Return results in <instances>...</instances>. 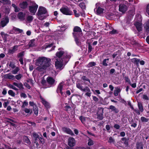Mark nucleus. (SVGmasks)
<instances>
[{
	"instance_id": "nucleus-12",
	"label": "nucleus",
	"mask_w": 149,
	"mask_h": 149,
	"mask_svg": "<svg viewBox=\"0 0 149 149\" xmlns=\"http://www.w3.org/2000/svg\"><path fill=\"white\" fill-rule=\"evenodd\" d=\"M82 33V31L81 28L78 26H75L74 27L73 32V33L74 37H78Z\"/></svg>"
},
{
	"instance_id": "nucleus-32",
	"label": "nucleus",
	"mask_w": 149,
	"mask_h": 149,
	"mask_svg": "<svg viewBox=\"0 0 149 149\" xmlns=\"http://www.w3.org/2000/svg\"><path fill=\"white\" fill-rule=\"evenodd\" d=\"M19 68L18 67H16L15 69L13 70L12 72L13 74H16L19 70Z\"/></svg>"
},
{
	"instance_id": "nucleus-28",
	"label": "nucleus",
	"mask_w": 149,
	"mask_h": 149,
	"mask_svg": "<svg viewBox=\"0 0 149 149\" xmlns=\"http://www.w3.org/2000/svg\"><path fill=\"white\" fill-rule=\"evenodd\" d=\"M144 26L145 30L147 32H149V21L146 22L144 24Z\"/></svg>"
},
{
	"instance_id": "nucleus-11",
	"label": "nucleus",
	"mask_w": 149,
	"mask_h": 149,
	"mask_svg": "<svg viewBox=\"0 0 149 149\" xmlns=\"http://www.w3.org/2000/svg\"><path fill=\"white\" fill-rule=\"evenodd\" d=\"M32 3V5L29 7V11L31 14L34 15L37 11L38 6L34 2H33Z\"/></svg>"
},
{
	"instance_id": "nucleus-19",
	"label": "nucleus",
	"mask_w": 149,
	"mask_h": 149,
	"mask_svg": "<svg viewBox=\"0 0 149 149\" xmlns=\"http://www.w3.org/2000/svg\"><path fill=\"white\" fill-rule=\"evenodd\" d=\"M9 22V19L7 17L3 18L1 22V25L2 27H4Z\"/></svg>"
},
{
	"instance_id": "nucleus-27",
	"label": "nucleus",
	"mask_w": 149,
	"mask_h": 149,
	"mask_svg": "<svg viewBox=\"0 0 149 149\" xmlns=\"http://www.w3.org/2000/svg\"><path fill=\"white\" fill-rule=\"evenodd\" d=\"M33 17L32 16L29 15H28L26 18V21L28 23H31L33 19Z\"/></svg>"
},
{
	"instance_id": "nucleus-16",
	"label": "nucleus",
	"mask_w": 149,
	"mask_h": 149,
	"mask_svg": "<svg viewBox=\"0 0 149 149\" xmlns=\"http://www.w3.org/2000/svg\"><path fill=\"white\" fill-rule=\"evenodd\" d=\"M73 12L74 15L76 17H79L80 14L83 16H85V14L83 12L82 13H81L80 12L79 10H73Z\"/></svg>"
},
{
	"instance_id": "nucleus-26",
	"label": "nucleus",
	"mask_w": 149,
	"mask_h": 149,
	"mask_svg": "<svg viewBox=\"0 0 149 149\" xmlns=\"http://www.w3.org/2000/svg\"><path fill=\"white\" fill-rule=\"evenodd\" d=\"M4 78L6 79H14L15 76L10 73L6 74L4 75Z\"/></svg>"
},
{
	"instance_id": "nucleus-64",
	"label": "nucleus",
	"mask_w": 149,
	"mask_h": 149,
	"mask_svg": "<svg viewBox=\"0 0 149 149\" xmlns=\"http://www.w3.org/2000/svg\"><path fill=\"white\" fill-rule=\"evenodd\" d=\"M143 99L145 100H148V98L146 95H143Z\"/></svg>"
},
{
	"instance_id": "nucleus-7",
	"label": "nucleus",
	"mask_w": 149,
	"mask_h": 149,
	"mask_svg": "<svg viewBox=\"0 0 149 149\" xmlns=\"http://www.w3.org/2000/svg\"><path fill=\"white\" fill-rule=\"evenodd\" d=\"M67 86L63 82L60 83L58 85L57 92L58 93H60L61 95L64 96L65 91L67 89Z\"/></svg>"
},
{
	"instance_id": "nucleus-41",
	"label": "nucleus",
	"mask_w": 149,
	"mask_h": 149,
	"mask_svg": "<svg viewBox=\"0 0 149 149\" xmlns=\"http://www.w3.org/2000/svg\"><path fill=\"white\" fill-rule=\"evenodd\" d=\"M12 6L15 9V12H18L19 10V7H17L15 4H12Z\"/></svg>"
},
{
	"instance_id": "nucleus-63",
	"label": "nucleus",
	"mask_w": 149,
	"mask_h": 149,
	"mask_svg": "<svg viewBox=\"0 0 149 149\" xmlns=\"http://www.w3.org/2000/svg\"><path fill=\"white\" fill-rule=\"evenodd\" d=\"M25 112L26 113H28L30 112V109L28 108H25L24 109Z\"/></svg>"
},
{
	"instance_id": "nucleus-55",
	"label": "nucleus",
	"mask_w": 149,
	"mask_h": 149,
	"mask_svg": "<svg viewBox=\"0 0 149 149\" xmlns=\"http://www.w3.org/2000/svg\"><path fill=\"white\" fill-rule=\"evenodd\" d=\"M24 86L26 87L28 89H30L31 86L27 83H25L24 84Z\"/></svg>"
},
{
	"instance_id": "nucleus-10",
	"label": "nucleus",
	"mask_w": 149,
	"mask_h": 149,
	"mask_svg": "<svg viewBox=\"0 0 149 149\" xmlns=\"http://www.w3.org/2000/svg\"><path fill=\"white\" fill-rule=\"evenodd\" d=\"M60 10L62 13L66 15H71L73 14L72 11L67 7H62L60 9Z\"/></svg>"
},
{
	"instance_id": "nucleus-43",
	"label": "nucleus",
	"mask_w": 149,
	"mask_h": 149,
	"mask_svg": "<svg viewBox=\"0 0 149 149\" xmlns=\"http://www.w3.org/2000/svg\"><path fill=\"white\" fill-rule=\"evenodd\" d=\"M13 84H10L9 86V87L10 88L14 90L15 91H17L18 90V89L16 88Z\"/></svg>"
},
{
	"instance_id": "nucleus-54",
	"label": "nucleus",
	"mask_w": 149,
	"mask_h": 149,
	"mask_svg": "<svg viewBox=\"0 0 149 149\" xmlns=\"http://www.w3.org/2000/svg\"><path fill=\"white\" fill-rule=\"evenodd\" d=\"M20 96L21 97L25 98L27 97L26 95L24 93H20Z\"/></svg>"
},
{
	"instance_id": "nucleus-5",
	"label": "nucleus",
	"mask_w": 149,
	"mask_h": 149,
	"mask_svg": "<svg viewBox=\"0 0 149 149\" xmlns=\"http://www.w3.org/2000/svg\"><path fill=\"white\" fill-rule=\"evenodd\" d=\"M128 3L125 1H120L119 6V10L123 13H125L128 10Z\"/></svg>"
},
{
	"instance_id": "nucleus-18",
	"label": "nucleus",
	"mask_w": 149,
	"mask_h": 149,
	"mask_svg": "<svg viewBox=\"0 0 149 149\" xmlns=\"http://www.w3.org/2000/svg\"><path fill=\"white\" fill-rule=\"evenodd\" d=\"M63 130L64 132H66L68 134H70L71 135H74V134L73 132L69 128L66 127H63Z\"/></svg>"
},
{
	"instance_id": "nucleus-20",
	"label": "nucleus",
	"mask_w": 149,
	"mask_h": 149,
	"mask_svg": "<svg viewBox=\"0 0 149 149\" xmlns=\"http://www.w3.org/2000/svg\"><path fill=\"white\" fill-rule=\"evenodd\" d=\"M40 98L42 102L45 107L47 108H49L50 107L49 104L47 102L44 98L42 97H40Z\"/></svg>"
},
{
	"instance_id": "nucleus-33",
	"label": "nucleus",
	"mask_w": 149,
	"mask_h": 149,
	"mask_svg": "<svg viewBox=\"0 0 149 149\" xmlns=\"http://www.w3.org/2000/svg\"><path fill=\"white\" fill-rule=\"evenodd\" d=\"M137 149H143V146L141 143H136Z\"/></svg>"
},
{
	"instance_id": "nucleus-47",
	"label": "nucleus",
	"mask_w": 149,
	"mask_h": 149,
	"mask_svg": "<svg viewBox=\"0 0 149 149\" xmlns=\"http://www.w3.org/2000/svg\"><path fill=\"white\" fill-rule=\"evenodd\" d=\"M24 141L26 143H27L28 144H29L30 143V141L29 139V138L26 136H25L24 138Z\"/></svg>"
},
{
	"instance_id": "nucleus-35",
	"label": "nucleus",
	"mask_w": 149,
	"mask_h": 149,
	"mask_svg": "<svg viewBox=\"0 0 149 149\" xmlns=\"http://www.w3.org/2000/svg\"><path fill=\"white\" fill-rule=\"evenodd\" d=\"M109 61V58H107L104 59L102 62V65L104 66H107L108 65L107 63Z\"/></svg>"
},
{
	"instance_id": "nucleus-40",
	"label": "nucleus",
	"mask_w": 149,
	"mask_h": 149,
	"mask_svg": "<svg viewBox=\"0 0 149 149\" xmlns=\"http://www.w3.org/2000/svg\"><path fill=\"white\" fill-rule=\"evenodd\" d=\"M96 65V63L94 62H91L89 63L87 65L88 67H92Z\"/></svg>"
},
{
	"instance_id": "nucleus-44",
	"label": "nucleus",
	"mask_w": 149,
	"mask_h": 149,
	"mask_svg": "<svg viewBox=\"0 0 149 149\" xmlns=\"http://www.w3.org/2000/svg\"><path fill=\"white\" fill-rule=\"evenodd\" d=\"M86 118L83 117L82 116H81L80 117L79 119L81 121V122L83 124H84L85 123V121L86 119Z\"/></svg>"
},
{
	"instance_id": "nucleus-6",
	"label": "nucleus",
	"mask_w": 149,
	"mask_h": 149,
	"mask_svg": "<svg viewBox=\"0 0 149 149\" xmlns=\"http://www.w3.org/2000/svg\"><path fill=\"white\" fill-rule=\"evenodd\" d=\"M141 21L142 19L140 15H138V17L135 18L134 25L139 31H140L142 30V25Z\"/></svg>"
},
{
	"instance_id": "nucleus-1",
	"label": "nucleus",
	"mask_w": 149,
	"mask_h": 149,
	"mask_svg": "<svg viewBox=\"0 0 149 149\" xmlns=\"http://www.w3.org/2000/svg\"><path fill=\"white\" fill-rule=\"evenodd\" d=\"M56 56L53 60L55 62V67L57 69L61 70L63 66L68 61L71 54H68L62 48H60L56 54Z\"/></svg>"
},
{
	"instance_id": "nucleus-13",
	"label": "nucleus",
	"mask_w": 149,
	"mask_h": 149,
	"mask_svg": "<svg viewBox=\"0 0 149 149\" xmlns=\"http://www.w3.org/2000/svg\"><path fill=\"white\" fill-rule=\"evenodd\" d=\"M76 142L74 139L72 137H70L68 140V145L70 147H73L76 144Z\"/></svg>"
},
{
	"instance_id": "nucleus-14",
	"label": "nucleus",
	"mask_w": 149,
	"mask_h": 149,
	"mask_svg": "<svg viewBox=\"0 0 149 149\" xmlns=\"http://www.w3.org/2000/svg\"><path fill=\"white\" fill-rule=\"evenodd\" d=\"M130 23V20L129 19H125L121 22L122 26L124 28H126L129 26Z\"/></svg>"
},
{
	"instance_id": "nucleus-52",
	"label": "nucleus",
	"mask_w": 149,
	"mask_h": 149,
	"mask_svg": "<svg viewBox=\"0 0 149 149\" xmlns=\"http://www.w3.org/2000/svg\"><path fill=\"white\" fill-rule=\"evenodd\" d=\"M93 141L91 139H89L88 140V144L89 146H91L93 144Z\"/></svg>"
},
{
	"instance_id": "nucleus-45",
	"label": "nucleus",
	"mask_w": 149,
	"mask_h": 149,
	"mask_svg": "<svg viewBox=\"0 0 149 149\" xmlns=\"http://www.w3.org/2000/svg\"><path fill=\"white\" fill-rule=\"evenodd\" d=\"M8 94L11 96L14 97L15 96V93L12 90H9L8 92Z\"/></svg>"
},
{
	"instance_id": "nucleus-61",
	"label": "nucleus",
	"mask_w": 149,
	"mask_h": 149,
	"mask_svg": "<svg viewBox=\"0 0 149 149\" xmlns=\"http://www.w3.org/2000/svg\"><path fill=\"white\" fill-rule=\"evenodd\" d=\"M114 127L116 129H119L120 128V126L118 124H116L114 126Z\"/></svg>"
},
{
	"instance_id": "nucleus-53",
	"label": "nucleus",
	"mask_w": 149,
	"mask_h": 149,
	"mask_svg": "<svg viewBox=\"0 0 149 149\" xmlns=\"http://www.w3.org/2000/svg\"><path fill=\"white\" fill-rule=\"evenodd\" d=\"M9 104V102L7 100L6 101H5L4 102V103L3 104V106L4 108H6L8 105Z\"/></svg>"
},
{
	"instance_id": "nucleus-36",
	"label": "nucleus",
	"mask_w": 149,
	"mask_h": 149,
	"mask_svg": "<svg viewBox=\"0 0 149 149\" xmlns=\"http://www.w3.org/2000/svg\"><path fill=\"white\" fill-rule=\"evenodd\" d=\"M33 111L34 112V114L37 115L38 113V110L37 107L36 106H35L33 108Z\"/></svg>"
},
{
	"instance_id": "nucleus-17",
	"label": "nucleus",
	"mask_w": 149,
	"mask_h": 149,
	"mask_svg": "<svg viewBox=\"0 0 149 149\" xmlns=\"http://www.w3.org/2000/svg\"><path fill=\"white\" fill-rule=\"evenodd\" d=\"M32 134L33 137L35 139V143H36V145L38 146L39 144L38 143L37 140H40V138H41L35 132L33 133Z\"/></svg>"
},
{
	"instance_id": "nucleus-21",
	"label": "nucleus",
	"mask_w": 149,
	"mask_h": 149,
	"mask_svg": "<svg viewBox=\"0 0 149 149\" xmlns=\"http://www.w3.org/2000/svg\"><path fill=\"white\" fill-rule=\"evenodd\" d=\"M47 82L50 85L53 84L55 80L53 78L51 77H48L47 79Z\"/></svg>"
},
{
	"instance_id": "nucleus-25",
	"label": "nucleus",
	"mask_w": 149,
	"mask_h": 149,
	"mask_svg": "<svg viewBox=\"0 0 149 149\" xmlns=\"http://www.w3.org/2000/svg\"><path fill=\"white\" fill-rule=\"evenodd\" d=\"M27 5L28 3L27 2L23 1L19 4V6L21 8L24 9L26 8Z\"/></svg>"
},
{
	"instance_id": "nucleus-48",
	"label": "nucleus",
	"mask_w": 149,
	"mask_h": 149,
	"mask_svg": "<svg viewBox=\"0 0 149 149\" xmlns=\"http://www.w3.org/2000/svg\"><path fill=\"white\" fill-rule=\"evenodd\" d=\"M141 119L142 122H147L148 121V119L144 117H141Z\"/></svg>"
},
{
	"instance_id": "nucleus-4",
	"label": "nucleus",
	"mask_w": 149,
	"mask_h": 149,
	"mask_svg": "<svg viewBox=\"0 0 149 149\" xmlns=\"http://www.w3.org/2000/svg\"><path fill=\"white\" fill-rule=\"evenodd\" d=\"M47 13V10L45 8L40 6L37 13L38 19L41 20L44 19L46 17V15H45Z\"/></svg>"
},
{
	"instance_id": "nucleus-58",
	"label": "nucleus",
	"mask_w": 149,
	"mask_h": 149,
	"mask_svg": "<svg viewBox=\"0 0 149 149\" xmlns=\"http://www.w3.org/2000/svg\"><path fill=\"white\" fill-rule=\"evenodd\" d=\"M14 29L18 32L19 33H21L23 31L21 29H20L18 28H14Z\"/></svg>"
},
{
	"instance_id": "nucleus-15",
	"label": "nucleus",
	"mask_w": 149,
	"mask_h": 149,
	"mask_svg": "<svg viewBox=\"0 0 149 149\" xmlns=\"http://www.w3.org/2000/svg\"><path fill=\"white\" fill-rule=\"evenodd\" d=\"M103 109L102 108H99L97 113V118L100 120H102L103 119Z\"/></svg>"
},
{
	"instance_id": "nucleus-23",
	"label": "nucleus",
	"mask_w": 149,
	"mask_h": 149,
	"mask_svg": "<svg viewBox=\"0 0 149 149\" xmlns=\"http://www.w3.org/2000/svg\"><path fill=\"white\" fill-rule=\"evenodd\" d=\"M20 45H15L13 46V49H8V53L10 54H13L17 50V48Z\"/></svg>"
},
{
	"instance_id": "nucleus-34",
	"label": "nucleus",
	"mask_w": 149,
	"mask_h": 149,
	"mask_svg": "<svg viewBox=\"0 0 149 149\" xmlns=\"http://www.w3.org/2000/svg\"><path fill=\"white\" fill-rule=\"evenodd\" d=\"M131 61L132 62L137 64H138L139 63L140 60L136 58H134L131 59Z\"/></svg>"
},
{
	"instance_id": "nucleus-42",
	"label": "nucleus",
	"mask_w": 149,
	"mask_h": 149,
	"mask_svg": "<svg viewBox=\"0 0 149 149\" xmlns=\"http://www.w3.org/2000/svg\"><path fill=\"white\" fill-rule=\"evenodd\" d=\"M1 35L3 38L5 39L8 36V34L5 33L3 32H1Z\"/></svg>"
},
{
	"instance_id": "nucleus-50",
	"label": "nucleus",
	"mask_w": 149,
	"mask_h": 149,
	"mask_svg": "<svg viewBox=\"0 0 149 149\" xmlns=\"http://www.w3.org/2000/svg\"><path fill=\"white\" fill-rule=\"evenodd\" d=\"M79 6L82 8V9H84L85 8V4L83 3H80L79 4Z\"/></svg>"
},
{
	"instance_id": "nucleus-2",
	"label": "nucleus",
	"mask_w": 149,
	"mask_h": 149,
	"mask_svg": "<svg viewBox=\"0 0 149 149\" xmlns=\"http://www.w3.org/2000/svg\"><path fill=\"white\" fill-rule=\"evenodd\" d=\"M51 59L45 57H39L36 60V64L38 67L36 69L40 71L42 70L50 69L52 65L50 63Z\"/></svg>"
},
{
	"instance_id": "nucleus-37",
	"label": "nucleus",
	"mask_w": 149,
	"mask_h": 149,
	"mask_svg": "<svg viewBox=\"0 0 149 149\" xmlns=\"http://www.w3.org/2000/svg\"><path fill=\"white\" fill-rule=\"evenodd\" d=\"M23 77V75L21 74H19L17 75H15V78L18 80H20Z\"/></svg>"
},
{
	"instance_id": "nucleus-56",
	"label": "nucleus",
	"mask_w": 149,
	"mask_h": 149,
	"mask_svg": "<svg viewBox=\"0 0 149 149\" xmlns=\"http://www.w3.org/2000/svg\"><path fill=\"white\" fill-rule=\"evenodd\" d=\"M146 11L147 13L149 16V3L147 6Z\"/></svg>"
},
{
	"instance_id": "nucleus-51",
	"label": "nucleus",
	"mask_w": 149,
	"mask_h": 149,
	"mask_svg": "<svg viewBox=\"0 0 149 149\" xmlns=\"http://www.w3.org/2000/svg\"><path fill=\"white\" fill-rule=\"evenodd\" d=\"M108 142L110 143H113L114 142V140L111 137H110L109 138Z\"/></svg>"
},
{
	"instance_id": "nucleus-31",
	"label": "nucleus",
	"mask_w": 149,
	"mask_h": 149,
	"mask_svg": "<svg viewBox=\"0 0 149 149\" xmlns=\"http://www.w3.org/2000/svg\"><path fill=\"white\" fill-rule=\"evenodd\" d=\"M121 91L120 89L118 87H117L116 89L114 90V95L115 96H117L118 95V93H119Z\"/></svg>"
},
{
	"instance_id": "nucleus-30",
	"label": "nucleus",
	"mask_w": 149,
	"mask_h": 149,
	"mask_svg": "<svg viewBox=\"0 0 149 149\" xmlns=\"http://www.w3.org/2000/svg\"><path fill=\"white\" fill-rule=\"evenodd\" d=\"M109 109L112 110V111H113L116 113H117L119 111L118 109L113 105H111L109 107Z\"/></svg>"
},
{
	"instance_id": "nucleus-57",
	"label": "nucleus",
	"mask_w": 149,
	"mask_h": 149,
	"mask_svg": "<svg viewBox=\"0 0 149 149\" xmlns=\"http://www.w3.org/2000/svg\"><path fill=\"white\" fill-rule=\"evenodd\" d=\"M29 104L30 106L33 107H34L35 106H36V104L33 102H29Z\"/></svg>"
},
{
	"instance_id": "nucleus-62",
	"label": "nucleus",
	"mask_w": 149,
	"mask_h": 149,
	"mask_svg": "<svg viewBox=\"0 0 149 149\" xmlns=\"http://www.w3.org/2000/svg\"><path fill=\"white\" fill-rule=\"evenodd\" d=\"M41 83L43 85H46L47 82L45 80L43 79Z\"/></svg>"
},
{
	"instance_id": "nucleus-49",
	"label": "nucleus",
	"mask_w": 149,
	"mask_h": 149,
	"mask_svg": "<svg viewBox=\"0 0 149 149\" xmlns=\"http://www.w3.org/2000/svg\"><path fill=\"white\" fill-rule=\"evenodd\" d=\"M28 105V102L26 101H24L23 103V104L22 106V108H24L25 106H26Z\"/></svg>"
},
{
	"instance_id": "nucleus-9",
	"label": "nucleus",
	"mask_w": 149,
	"mask_h": 149,
	"mask_svg": "<svg viewBox=\"0 0 149 149\" xmlns=\"http://www.w3.org/2000/svg\"><path fill=\"white\" fill-rule=\"evenodd\" d=\"M83 83L82 82L80 81H77L76 83L77 87L82 91L84 92H90V90L87 86L83 88L82 86Z\"/></svg>"
},
{
	"instance_id": "nucleus-59",
	"label": "nucleus",
	"mask_w": 149,
	"mask_h": 149,
	"mask_svg": "<svg viewBox=\"0 0 149 149\" xmlns=\"http://www.w3.org/2000/svg\"><path fill=\"white\" fill-rule=\"evenodd\" d=\"M9 65L10 67H11L13 69L15 67V65L13 63H10Z\"/></svg>"
},
{
	"instance_id": "nucleus-46",
	"label": "nucleus",
	"mask_w": 149,
	"mask_h": 149,
	"mask_svg": "<svg viewBox=\"0 0 149 149\" xmlns=\"http://www.w3.org/2000/svg\"><path fill=\"white\" fill-rule=\"evenodd\" d=\"M0 2L3 4H7L10 3L9 0H0Z\"/></svg>"
},
{
	"instance_id": "nucleus-29",
	"label": "nucleus",
	"mask_w": 149,
	"mask_h": 149,
	"mask_svg": "<svg viewBox=\"0 0 149 149\" xmlns=\"http://www.w3.org/2000/svg\"><path fill=\"white\" fill-rule=\"evenodd\" d=\"M13 84L18 88L20 89H23V85L21 83H17L14 82L13 83Z\"/></svg>"
},
{
	"instance_id": "nucleus-38",
	"label": "nucleus",
	"mask_w": 149,
	"mask_h": 149,
	"mask_svg": "<svg viewBox=\"0 0 149 149\" xmlns=\"http://www.w3.org/2000/svg\"><path fill=\"white\" fill-rule=\"evenodd\" d=\"M138 106L139 108V110H140V111L141 112H143V107L142 106V104L140 102H138Z\"/></svg>"
},
{
	"instance_id": "nucleus-60",
	"label": "nucleus",
	"mask_w": 149,
	"mask_h": 149,
	"mask_svg": "<svg viewBox=\"0 0 149 149\" xmlns=\"http://www.w3.org/2000/svg\"><path fill=\"white\" fill-rule=\"evenodd\" d=\"M2 93L3 95H5L7 93V91L5 88L3 89L2 92Z\"/></svg>"
},
{
	"instance_id": "nucleus-8",
	"label": "nucleus",
	"mask_w": 149,
	"mask_h": 149,
	"mask_svg": "<svg viewBox=\"0 0 149 149\" xmlns=\"http://www.w3.org/2000/svg\"><path fill=\"white\" fill-rule=\"evenodd\" d=\"M65 27H62L61 28V30H58L55 32L54 34L55 35V39H57L60 38H62L63 37V31L65 30Z\"/></svg>"
},
{
	"instance_id": "nucleus-39",
	"label": "nucleus",
	"mask_w": 149,
	"mask_h": 149,
	"mask_svg": "<svg viewBox=\"0 0 149 149\" xmlns=\"http://www.w3.org/2000/svg\"><path fill=\"white\" fill-rule=\"evenodd\" d=\"M78 37H75L74 39L76 44L77 45L80 46L81 45V42L78 38Z\"/></svg>"
},
{
	"instance_id": "nucleus-24",
	"label": "nucleus",
	"mask_w": 149,
	"mask_h": 149,
	"mask_svg": "<svg viewBox=\"0 0 149 149\" xmlns=\"http://www.w3.org/2000/svg\"><path fill=\"white\" fill-rule=\"evenodd\" d=\"M36 46V43L35 40H31L29 42L28 46L26 47V48H28L30 47H35Z\"/></svg>"
},
{
	"instance_id": "nucleus-3",
	"label": "nucleus",
	"mask_w": 149,
	"mask_h": 149,
	"mask_svg": "<svg viewBox=\"0 0 149 149\" xmlns=\"http://www.w3.org/2000/svg\"><path fill=\"white\" fill-rule=\"evenodd\" d=\"M95 13L98 15L103 16L105 14V9L100 5L99 3H97L94 9Z\"/></svg>"
},
{
	"instance_id": "nucleus-22",
	"label": "nucleus",
	"mask_w": 149,
	"mask_h": 149,
	"mask_svg": "<svg viewBox=\"0 0 149 149\" xmlns=\"http://www.w3.org/2000/svg\"><path fill=\"white\" fill-rule=\"evenodd\" d=\"M17 17L20 20L23 21L25 19V14L22 12H20L18 14Z\"/></svg>"
}]
</instances>
